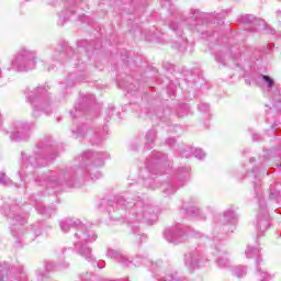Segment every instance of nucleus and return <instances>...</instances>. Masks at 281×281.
<instances>
[{"mask_svg":"<svg viewBox=\"0 0 281 281\" xmlns=\"http://www.w3.org/2000/svg\"><path fill=\"white\" fill-rule=\"evenodd\" d=\"M186 212L189 216H199V214H201V210L196 206H190L189 209H186Z\"/></svg>","mask_w":281,"mask_h":281,"instance_id":"obj_35","label":"nucleus"},{"mask_svg":"<svg viewBox=\"0 0 281 281\" xmlns=\"http://www.w3.org/2000/svg\"><path fill=\"white\" fill-rule=\"evenodd\" d=\"M85 80V77L78 76L76 74H70L66 80V87H74L76 82H82Z\"/></svg>","mask_w":281,"mask_h":281,"instance_id":"obj_26","label":"nucleus"},{"mask_svg":"<svg viewBox=\"0 0 281 281\" xmlns=\"http://www.w3.org/2000/svg\"><path fill=\"white\" fill-rule=\"evenodd\" d=\"M236 223H238V216L233 209H227L223 214L214 217L213 236H218V232L229 234L236 229Z\"/></svg>","mask_w":281,"mask_h":281,"instance_id":"obj_12","label":"nucleus"},{"mask_svg":"<svg viewBox=\"0 0 281 281\" xmlns=\"http://www.w3.org/2000/svg\"><path fill=\"white\" fill-rule=\"evenodd\" d=\"M67 52H71V47H66L60 52L58 48H56L50 55L52 63H59V65H70V67H80L78 55L72 54L71 57L67 59Z\"/></svg>","mask_w":281,"mask_h":281,"instance_id":"obj_17","label":"nucleus"},{"mask_svg":"<svg viewBox=\"0 0 281 281\" xmlns=\"http://www.w3.org/2000/svg\"><path fill=\"white\" fill-rule=\"evenodd\" d=\"M11 142H25L30 139V133H32V126L29 123L16 121L11 124L9 131Z\"/></svg>","mask_w":281,"mask_h":281,"instance_id":"obj_15","label":"nucleus"},{"mask_svg":"<svg viewBox=\"0 0 281 281\" xmlns=\"http://www.w3.org/2000/svg\"><path fill=\"white\" fill-rule=\"evenodd\" d=\"M269 153H270V155H271L272 157H280V155H281V139H280V146H279V148H271V149L269 150Z\"/></svg>","mask_w":281,"mask_h":281,"instance_id":"obj_39","label":"nucleus"},{"mask_svg":"<svg viewBox=\"0 0 281 281\" xmlns=\"http://www.w3.org/2000/svg\"><path fill=\"white\" fill-rule=\"evenodd\" d=\"M188 43L187 38H182V43L178 46H176L177 49H179V52H186V44Z\"/></svg>","mask_w":281,"mask_h":281,"instance_id":"obj_43","label":"nucleus"},{"mask_svg":"<svg viewBox=\"0 0 281 281\" xmlns=\"http://www.w3.org/2000/svg\"><path fill=\"white\" fill-rule=\"evenodd\" d=\"M190 14V18H186L182 12L178 11L176 13V20L169 23V29L172 30L175 34L179 36V38H183L182 23H188L189 25H191V27H195L198 32H201V34L205 35L202 27L207 25V14L201 13V11L194 9H191ZM179 21H182V23H180Z\"/></svg>","mask_w":281,"mask_h":281,"instance_id":"obj_8","label":"nucleus"},{"mask_svg":"<svg viewBox=\"0 0 281 281\" xmlns=\"http://www.w3.org/2000/svg\"><path fill=\"white\" fill-rule=\"evenodd\" d=\"M261 265H262V258L257 257L255 281H271V280H273V276L268 273L265 270V268L261 267Z\"/></svg>","mask_w":281,"mask_h":281,"instance_id":"obj_19","label":"nucleus"},{"mask_svg":"<svg viewBox=\"0 0 281 281\" xmlns=\"http://www.w3.org/2000/svg\"><path fill=\"white\" fill-rule=\"evenodd\" d=\"M168 161V156L159 151H151V155L146 159L145 169H142L140 177H143L144 186L155 190L154 179L157 175V171L164 170Z\"/></svg>","mask_w":281,"mask_h":281,"instance_id":"obj_9","label":"nucleus"},{"mask_svg":"<svg viewBox=\"0 0 281 281\" xmlns=\"http://www.w3.org/2000/svg\"><path fill=\"white\" fill-rule=\"evenodd\" d=\"M61 89H65V83H61Z\"/></svg>","mask_w":281,"mask_h":281,"instance_id":"obj_62","label":"nucleus"},{"mask_svg":"<svg viewBox=\"0 0 281 281\" xmlns=\"http://www.w3.org/2000/svg\"><path fill=\"white\" fill-rule=\"evenodd\" d=\"M206 40L214 43V41H218V33H213V35H206Z\"/></svg>","mask_w":281,"mask_h":281,"instance_id":"obj_45","label":"nucleus"},{"mask_svg":"<svg viewBox=\"0 0 281 281\" xmlns=\"http://www.w3.org/2000/svg\"><path fill=\"white\" fill-rule=\"evenodd\" d=\"M69 267V262L59 263L56 266L54 261H46L45 269L46 273H49V271H60L63 269H67Z\"/></svg>","mask_w":281,"mask_h":281,"instance_id":"obj_24","label":"nucleus"},{"mask_svg":"<svg viewBox=\"0 0 281 281\" xmlns=\"http://www.w3.org/2000/svg\"><path fill=\"white\" fill-rule=\"evenodd\" d=\"M48 91L49 86H40L33 90L25 89L26 102L31 103L33 117H41L43 113L45 115L52 113V97Z\"/></svg>","mask_w":281,"mask_h":281,"instance_id":"obj_7","label":"nucleus"},{"mask_svg":"<svg viewBox=\"0 0 281 281\" xmlns=\"http://www.w3.org/2000/svg\"><path fill=\"white\" fill-rule=\"evenodd\" d=\"M109 154L102 151H86L75 159L77 164L75 169L60 171L58 176L54 171L41 173L35 177V183L42 188H53V190H56L58 186L80 188L78 181H98V179H102V172L98 168H102L104 159H109ZM74 179H77V181H74Z\"/></svg>","mask_w":281,"mask_h":281,"instance_id":"obj_1","label":"nucleus"},{"mask_svg":"<svg viewBox=\"0 0 281 281\" xmlns=\"http://www.w3.org/2000/svg\"><path fill=\"white\" fill-rule=\"evenodd\" d=\"M94 267H98L99 269H104L105 263L104 261H98V262H94Z\"/></svg>","mask_w":281,"mask_h":281,"instance_id":"obj_49","label":"nucleus"},{"mask_svg":"<svg viewBox=\"0 0 281 281\" xmlns=\"http://www.w3.org/2000/svg\"><path fill=\"white\" fill-rule=\"evenodd\" d=\"M270 34H276V31L273 29H271Z\"/></svg>","mask_w":281,"mask_h":281,"instance_id":"obj_55","label":"nucleus"},{"mask_svg":"<svg viewBox=\"0 0 281 281\" xmlns=\"http://www.w3.org/2000/svg\"><path fill=\"white\" fill-rule=\"evenodd\" d=\"M79 45V49H81V47H85V45H87V41H81L78 43Z\"/></svg>","mask_w":281,"mask_h":281,"instance_id":"obj_52","label":"nucleus"},{"mask_svg":"<svg viewBox=\"0 0 281 281\" xmlns=\"http://www.w3.org/2000/svg\"><path fill=\"white\" fill-rule=\"evenodd\" d=\"M5 85V79L3 77V72L0 69V87H3Z\"/></svg>","mask_w":281,"mask_h":281,"instance_id":"obj_48","label":"nucleus"},{"mask_svg":"<svg viewBox=\"0 0 281 281\" xmlns=\"http://www.w3.org/2000/svg\"><path fill=\"white\" fill-rule=\"evenodd\" d=\"M252 142H262V136L258 133H252Z\"/></svg>","mask_w":281,"mask_h":281,"instance_id":"obj_47","label":"nucleus"},{"mask_svg":"<svg viewBox=\"0 0 281 281\" xmlns=\"http://www.w3.org/2000/svg\"><path fill=\"white\" fill-rule=\"evenodd\" d=\"M138 201L127 202L124 196L119 195L113 200H102L100 204V209L105 207L106 212L111 214V212H115V210H128L131 209V221L130 225L132 232L135 236H139V240L142 241L146 238V235L139 233V226L135 225V223H146L147 225H153L157 221V207L144 203L139 196H137Z\"/></svg>","mask_w":281,"mask_h":281,"instance_id":"obj_2","label":"nucleus"},{"mask_svg":"<svg viewBox=\"0 0 281 281\" xmlns=\"http://www.w3.org/2000/svg\"><path fill=\"white\" fill-rule=\"evenodd\" d=\"M215 60L218 65H227V60H232V50L222 48L215 53Z\"/></svg>","mask_w":281,"mask_h":281,"instance_id":"obj_20","label":"nucleus"},{"mask_svg":"<svg viewBox=\"0 0 281 281\" xmlns=\"http://www.w3.org/2000/svg\"><path fill=\"white\" fill-rule=\"evenodd\" d=\"M216 256L217 267L221 269H227V267H229V256L227 255V251L216 248Z\"/></svg>","mask_w":281,"mask_h":281,"instance_id":"obj_21","label":"nucleus"},{"mask_svg":"<svg viewBox=\"0 0 281 281\" xmlns=\"http://www.w3.org/2000/svg\"><path fill=\"white\" fill-rule=\"evenodd\" d=\"M199 111H201L202 113H210V104L207 103H201L198 106Z\"/></svg>","mask_w":281,"mask_h":281,"instance_id":"obj_40","label":"nucleus"},{"mask_svg":"<svg viewBox=\"0 0 281 281\" xmlns=\"http://www.w3.org/2000/svg\"><path fill=\"white\" fill-rule=\"evenodd\" d=\"M256 22V18L251 14H245L240 18V23H244L245 25H251Z\"/></svg>","mask_w":281,"mask_h":281,"instance_id":"obj_33","label":"nucleus"},{"mask_svg":"<svg viewBox=\"0 0 281 281\" xmlns=\"http://www.w3.org/2000/svg\"><path fill=\"white\" fill-rule=\"evenodd\" d=\"M175 138H169L168 140H167V144H169V146H172V144H175Z\"/></svg>","mask_w":281,"mask_h":281,"instance_id":"obj_53","label":"nucleus"},{"mask_svg":"<svg viewBox=\"0 0 281 281\" xmlns=\"http://www.w3.org/2000/svg\"><path fill=\"white\" fill-rule=\"evenodd\" d=\"M269 166V159L263 158V160L258 161V166L252 167L251 171H248L244 179L250 181L254 186L255 196L258 199L259 212L255 222L257 236H262L269 227H271V220L269 217V211H267V202H265L262 192V180L263 175H269L267 167Z\"/></svg>","mask_w":281,"mask_h":281,"instance_id":"obj_3","label":"nucleus"},{"mask_svg":"<svg viewBox=\"0 0 281 281\" xmlns=\"http://www.w3.org/2000/svg\"><path fill=\"white\" fill-rule=\"evenodd\" d=\"M85 112V108L82 103H78L75 105V110L70 111L71 117H80L82 113Z\"/></svg>","mask_w":281,"mask_h":281,"instance_id":"obj_32","label":"nucleus"},{"mask_svg":"<svg viewBox=\"0 0 281 281\" xmlns=\"http://www.w3.org/2000/svg\"><path fill=\"white\" fill-rule=\"evenodd\" d=\"M35 209L37 210V212L40 214H42L43 216H47V209H45V206H43L42 204H36Z\"/></svg>","mask_w":281,"mask_h":281,"instance_id":"obj_41","label":"nucleus"},{"mask_svg":"<svg viewBox=\"0 0 281 281\" xmlns=\"http://www.w3.org/2000/svg\"><path fill=\"white\" fill-rule=\"evenodd\" d=\"M36 69V52L22 47L13 56L8 71H32Z\"/></svg>","mask_w":281,"mask_h":281,"instance_id":"obj_10","label":"nucleus"},{"mask_svg":"<svg viewBox=\"0 0 281 281\" xmlns=\"http://www.w3.org/2000/svg\"><path fill=\"white\" fill-rule=\"evenodd\" d=\"M176 179L177 181H179L178 187L183 188V184L190 181V168L181 167L180 169H178Z\"/></svg>","mask_w":281,"mask_h":281,"instance_id":"obj_22","label":"nucleus"},{"mask_svg":"<svg viewBox=\"0 0 281 281\" xmlns=\"http://www.w3.org/2000/svg\"><path fill=\"white\" fill-rule=\"evenodd\" d=\"M258 82H262L266 89L270 91L271 105H266V115L267 122L270 124L271 128L267 130L266 133L269 136L276 135L278 131L277 126H280L279 121L276 120V115L281 113V88L276 85V80L268 75L252 77L249 85H258Z\"/></svg>","mask_w":281,"mask_h":281,"instance_id":"obj_5","label":"nucleus"},{"mask_svg":"<svg viewBox=\"0 0 281 281\" xmlns=\"http://www.w3.org/2000/svg\"><path fill=\"white\" fill-rule=\"evenodd\" d=\"M4 214L11 221V234L15 238V244L19 247L21 243L25 240H34L36 236H41V229L36 228L35 231L25 232V223H27V217L23 214V210L19 204L10 203L4 206Z\"/></svg>","mask_w":281,"mask_h":281,"instance_id":"obj_6","label":"nucleus"},{"mask_svg":"<svg viewBox=\"0 0 281 281\" xmlns=\"http://www.w3.org/2000/svg\"><path fill=\"white\" fill-rule=\"evenodd\" d=\"M254 161H256L255 158H250V164H254Z\"/></svg>","mask_w":281,"mask_h":281,"instance_id":"obj_57","label":"nucleus"},{"mask_svg":"<svg viewBox=\"0 0 281 281\" xmlns=\"http://www.w3.org/2000/svg\"><path fill=\"white\" fill-rule=\"evenodd\" d=\"M184 265L189 271H194L205 265V256H203V249L201 247L190 250L184 255Z\"/></svg>","mask_w":281,"mask_h":281,"instance_id":"obj_16","label":"nucleus"},{"mask_svg":"<svg viewBox=\"0 0 281 281\" xmlns=\"http://www.w3.org/2000/svg\"><path fill=\"white\" fill-rule=\"evenodd\" d=\"M20 175H23V171H20Z\"/></svg>","mask_w":281,"mask_h":281,"instance_id":"obj_64","label":"nucleus"},{"mask_svg":"<svg viewBox=\"0 0 281 281\" xmlns=\"http://www.w3.org/2000/svg\"><path fill=\"white\" fill-rule=\"evenodd\" d=\"M106 257L116 260L117 262H120V265H123V267H131V265L139 267L140 265H145V267H150L153 273H157V269L159 268V265H161V261L155 263L146 258V256H136V258L132 261L131 259H128V256H126V254L122 252V250H115L113 248H108Z\"/></svg>","mask_w":281,"mask_h":281,"instance_id":"obj_11","label":"nucleus"},{"mask_svg":"<svg viewBox=\"0 0 281 281\" xmlns=\"http://www.w3.org/2000/svg\"><path fill=\"white\" fill-rule=\"evenodd\" d=\"M113 115V106L111 108V111L109 112V117H112Z\"/></svg>","mask_w":281,"mask_h":281,"instance_id":"obj_54","label":"nucleus"},{"mask_svg":"<svg viewBox=\"0 0 281 281\" xmlns=\"http://www.w3.org/2000/svg\"><path fill=\"white\" fill-rule=\"evenodd\" d=\"M160 5L161 8L169 10V12L175 11V7L172 5V2H170V0H160Z\"/></svg>","mask_w":281,"mask_h":281,"instance_id":"obj_34","label":"nucleus"},{"mask_svg":"<svg viewBox=\"0 0 281 281\" xmlns=\"http://www.w3.org/2000/svg\"><path fill=\"white\" fill-rule=\"evenodd\" d=\"M74 14V11H66L59 14V21H69V16Z\"/></svg>","mask_w":281,"mask_h":281,"instance_id":"obj_38","label":"nucleus"},{"mask_svg":"<svg viewBox=\"0 0 281 281\" xmlns=\"http://www.w3.org/2000/svg\"><path fill=\"white\" fill-rule=\"evenodd\" d=\"M59 227L64 234H67L69 229H75V249L76 252L85 258L88 262H95V257L91 252V247L87 246L88 243H95L98 240V234L93 229L85 225L80 220L76 217H68L59 222Z\"/></svg>","mask_w":281,"mask_h":281,"instance_id":"obj_4","label":"nucleus"},{"mask_svg":"<svg viewBox=\"0 0 281 281\" xmlns=\"http://www.w3.org/2000/svg\"><path fill=\"white\" fill-rule=\"evenodd\" d=\"M232 273L235 278H245L247 276V267L246 266H236L232 268Z\"/></svg>","mask_w":281,"mask_h":281,"instance_id":"obj_27","label":"nucleus"},{"mask_svg":"<svg viewBox=\"0 0 281 281\" xmlns=\"http://www.w3.org/2000/svg\"><path fill=\"white\" fill-rule=\"evenodd\" d=\"M8 273H10V268L8 267V263H1L0 262V281L8 280Z\"/></svg>","mask_w":281,"mask_h":281,"instance_id":"obj_31","label":"nucleus"},{"mask_svg":"<svg viewBox=\"0 0 281 281\" xmlns=\"http://www.w3.org/2000/svg\"><path fill=\"white\" fill-rule=\"evenodd\" d=\"M178 115H179V117H183V114H181V113H178Z\"/></svg>","mask_w":281,"mask_h":281,"instance_id":"obj_61","label":"nucleus"},{"mask_svg":"<svg viewBox=\"0 0 281 281\" xmlns=\"http://www.w3.org/2000/svg\"><path fill=\"white\" fill-rule=\"evenodd\" d=\"M269 192H270L269 199L271 201H278V199H280V196H281V183L274 182V183L270 184Z\"/></svg>","mask_w":281,"mask_h":281,"instance_id":"obj_23","label":"nucleus"},{"mask_svg":"<svg viewBox=\"0 0 281 281\" xmlns=\"http://www.w3.org/2000/svg\"><path fill=\"white\" fill-rule=\"evenodd\" d=\"M165 238L172 245H181V243H186V240L189 238H201V233L196 231H190L183 225L178 224L165 232Z\"/></svg>","mask_w":281,"mask_h":281,"instance_id":"obj_13","label":"nucleus"},{"mask_svg":"<svg viewBox=\"0 0 281 281\" xmlns=\"http://www.w3.org/2000/svg\"><path fill=\"white\" fill-rule=\"evenodd\" d=\"M192 153L195 159H205V151L203 149L195 148Z\"/></svg>","mask_w":281,"mask_h":281,"instance_id":"obj_37","label":"nucleus"},{"mask_svg":"<svg viewBox=\"0 0 281 281\" xmlns=\"http://www.w3.org/2000/svg\"><path fill=\"white\" fill-rule=\"evenodd\" d=\"M0 183L1 186H12V180L3 172L0 173Z\"/></svg>","mask_w":281,"mask_h":281,"instance_id":"obj_36","label":"nucleus"},{"mask_svg":"<svg viewBox=\"0 0 281 281\" xmlns=\"http://www.w3.org/2000/svg\"><path fill=\"white\" fill-rule=\"evenodd\" d=\"M53 69H54V68H52V67H48V71H53Z\"/></svg>","mask_w":281,"mask_h":281,"instance_id":"obj_60","label":"nucleus"},{"mask_svg":"<svg viewBox=\"0 0 281 281\" xmlns=\"http://www.w3.org/2000/svg\"><path fill=\"white\" fill-rule=\"evenodd\" d=\"M146 41H155L157 40V33L155 31H150L149 34L145 35Z\"/></svg>","mask_w":281,"mask_h":281,"instance_id":"obj_42","label":"nucleus"},{"mask_svg":"<svg viewBox=\"0 0 281 281\" xmlns=\"http://www.w3.org/2000/svg\"><path fill=\"white\" fill-rule=\"evenodd\" d=\"M87 60H91V57L89 55H87Z\"/></svg>","mask_w":281,"mask_h":281,"instance_id":"obj_59","label":"nucleus"},{"mask_svg":"<svg viewBox=\"0 0 281 281\" xmlns=\"http://www.w3.org/2000/svg\"><path fill=\"white\" fill-rule=\"evenodd\" d=\"M280 166H281L280 162L276 164V168H280Z\"/></svg>","mask_w":281,"mask_h":281,"instance_id":"obj_58","label":"nucleus"},{"mask_svg":"<svg viewBox=\"0 0 281 281\" xmlns=\"http://www.w3.org/2000/svg\"><path fill=\"white\" fill-rule=\"evenodd\" d=\"M36 276H37V278H43V277H45V272H42V270H37Z\"/></svg>","mask_w":281,"mask_h":281,"instance_id":"obj_51","label":"nucleus"},{"mask_svg":"<svg viewBox=\"0 0 281 281\" xmlns=\"http://www.w3.org/2000/svg\"><path fill=\"white\" fill-rule=\"evenodd\" d=\"M10 281H27V273L23 271V268H20L18 273L9 278Z\"/></svg>","mask_w":281,"mask_h":281,"instance_id":"obj_30","label":"nucleus"},{"mask_svg":"<svg viewBox=\"0 0 281 281\" xmlns=\"http://www.w3.org/2000/svg\"><path fill=\"white\" fill-rule=\"evenodd\" d=\"M182 106H183V109H190V106L188 104H184Z\"/></svg>","mask_w":281,"mask_h":281,"instance_id":"obj_56","label":"nucleus"},{"mask_svg":"<svg viewBox=\"0 0 281 281\" xmlns=\"http://www.w3.org/2000/svg\"><path fill=\"white\" fill-rule=\"evenodd\" d=\"M177 190H179V187L172 184V183H165L162 184V192L164 194L170 195V194H175V192H177Z\"/></svg>","mask_w":281,"mask_h":281,"instance_id":"obj_29","label":"nucleus"},{"mask_svg":"<svg viewBox=\"0 0 281 281\" xmlns=\"http://www.w3.org/2000/svg\"><path fill=\"white\" fill-rule=\"evenodd\" d=\"M91 278H93V274L87 272L86 274L81 276V281H91Z\"/></svg>","mask_w":281,"mask_h":281,"instance_id":"obj_46","label":"nucleus"},{"mask_svg":"<svg viewBox=\"0 0 281 281\" xmlns=\"http://www.w3.org/2000/svg\"><path fill=\"white\" fill-rule=\"evenodd\" d=\"M119 87H121V89H125L127 91V93H133V91H135V89L133 87V85L131 86H123L122 83H119Z\"/></svg>","mask_w":281,"mask_h":281,"instance_id":"obj_44","label":"nucleus"},{"mask_svg":"<svg viewBox=\"0 0 281 281\" xmlns=\"http://www.w3.org/2000/svg\"><path fill=\"white\" fill-rule=\"evenodd\" d=\"M145 139H146L145 146L147 150H149V148H153V145L155 144V139H157V130L155 128L149 130L146 133Z\"/></svg>","mask_w":281,"mask_h":281,"instance_id":"obj_25","label":"nucleus"},{"mask_svg":"<svg viewBox=\"0 0 281 281\" xmlns=\"http://www.w3.org/2000/svg\"><path fill=\"white\" fill-rule=\"evenodd\" d=\"M181 157H186V158L190 157V151L189 150H182L181 151Z\"/></svg>","mask_w":281,"mask_h":281,"instance_id":"obj_50","label":"nucleus"},{"mask_svg":"<svg viewBox=\"0 0 281 281\" xmlns=\"http://www.w3.org/2000/svg\"><path fill=\"white\" fill-rule=\"evenodd\" d=\"M47 1H48V3H53L52 0H47Z\"/></svg>","mask_w":281,"mask_h":281,"instance_id":"obj_63","label":"nucleus"},{"mask_svg":"<svg viewBox=\"0 0 281 281\" xmlns=\"http://www.w3.org/2000/svg\"><path fill=\"white\" fill-rule=\"evenodd\" d=\"M46 147H43V144H38L36 147L35 157L26 155L25 151L21 153V162L23 167L32 166V168H38V166H44V159L41 158L38 153H45Z\"/></svg>","mask_w":281,"mask_h":281,"instance_id":"obj_18","label":"nucleus"},{"mask_svg":"<svg viewBox=\"0 0 281 281\" xmlns=\"http://www.w3.org/2000/svg\"><path fill=\"white\" fill-rule=\"evenodd\" d=\"M245 254L246 258H258V255L260 254V248L248 245Z\"/></svg>","mask_w":281,"mask_h":281,"instance_id":"obj_28","label":"nucleus"},{"mask_svg":"<svg viewBox=\"0 0 281 281\" xmlns=\"http://www.w3.org/2000/svg\"><path fill=\"white\" fill-rule=\"evenodd\" d=\"M72 133H76L77 137H87L90 139L91 144L95 146L104 142L106 135H109V127L103 126L102 128L87 130V127L82 125L78 127L77 131H72Z\"/></svg>","mask_w":281,"mask_h":281,"instance_id":"obj_14","label":"nucleus"}]
</instances>
